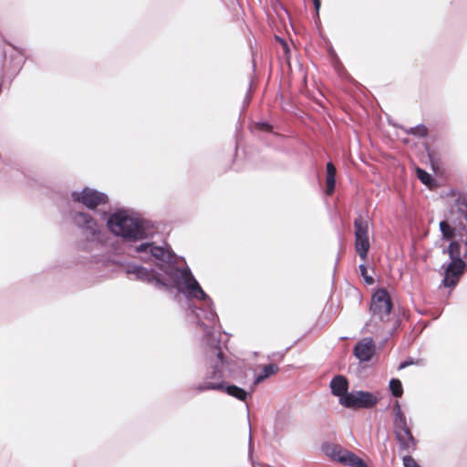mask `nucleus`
<instances>
[{
    "label": "nucleus",
    "mask_w": 467,
    "mask_h": 467,
    "mask_svg": "<svg viewBox=\"0 0 467 467\" xmlns=\"http://www.w3.org/2000/svg\"><path fill=\"white\" fill-rule=\"evenodd\" d=\"M255 67H256L255 63H254V61H253V65H252L253 73L249 76V86H248V88L246 90L245 96L243 100V107L241 109V113H243L245 110V109L248 107V105L250 104V101L252 99V97H253L252 87L254 84Z\"/></svg>",
    "instance_id": "nucleus-21"
},
{
    "label": "nucleus",
    "mask_w": 467,
    "mask_h": 467,
    "mask_svg": "<svg viewBox=\"0 0 467 467\" xmlns=\"http://www.w3.org/2000/svg\"><path fill=\"white\" fill-rule=\"evenodd\" d=\"M321 449L322 451L331 460L336 461L341 464L346 456V451H348L339 444H334L327 441L322 444Z\"/></svg>",
    "instance_id": "nucleus-13"
},
{
    "label": "nucleus",
    "mask_w": 467,
    "mask_h": 467,
    "mask_svg": "<svg viewBox=\"0 0 467 467\" xmlns=\"http://www.w3.org/2000/svg\"><path fill=\"white\" fill-rule=\"evenodd\" d=\"M255 385H252L249 390H246L241 387L235 385V400L245 401L248 397L252 396Z\"/></svg>",
    "instance_id": "nucleus-24"
},
{
    "label": "nucleus",
    "mask_w": 467,
    "mask_h": 467,
    "mask_svg": "<svg viewBox=\"0 0 467 467\" xmlns=\"http://www.w3.org/2000/svg\"><path fill=\"white\" fill-rule=\"evenodd\" d=\"M282 47L285 54L290 53V47L285 40H282Z\"/></svg>",
    "instance_id": "nucleus-34"
},
{
    "label": "nucleus",
    "mask_w": 467,
    "mask_h": 467,
    "mask_svg": "<svg viewBox=\"0 0 467 467\" xmlns=\"http://www.w3.org/2000/svg\"><path fill=\"white\" fill-rule=\"evenodd\" d=\"M370 248L368 237H355V249L362 260H366Z\"/></svg>",
    "instance_id": "nucleus-16"
},
{
    "label": "nucleus",
    "mask_w": 467,
    "mask_h": 467,
    "mask_svg": "<svg viewBox=\"0 0 467 467\" xmlns=\"http://www.w3.org/2000/svg\"><path fill=\"white\" fill-rule=\"evenodd\" d=\"M448 246L442 248L441 253L448 254L450 261L444 262L441 268L444 270L441 285L446 288H454L462 275L467 270V261L462 257V244L457 238L447 240Z\"/></svg>",
    "instance_id": "nucleus-4"
},
{
    "label": "nucleus",
    "mask_w": 467,
    "mask_h": 467,
    "mask_svg": "<svg viewBox=\"0 0 467 467\" xmlns=\"http://www.w3.org/2000/svg\"><path fill=\"white\" fill-rule=\"evenodd\" d=\"M352 467H368V466L367 462L362 458L358 456L357 459L355 460Z\"/></svg>",
    "instance_id": "nucleus-32"
},
{
    "label": "nucleus",
    "mask_w": 467,
    "mask_h": 467,
    "mask_svg": "<svg viewBox=\"0 0 467 467\" xmlns=\"http://www.w3.org/2000/svg\"><path fill=\"white\" fill-rule=\"evenodd\" d=\"M400 324L401 320L400 319V317L395 318L392 327L388 329V335L383 339V343H385L396 332V330L400 327Z\"/></svg>",
    "instance_id": "nucleus-29"
},
{
    "label": "nucleus",
    "mask_w": 467,
    "mask_h": 467,
    "mask_svg": "<svg viewBox=\"0 0 467 467\" xmlns=\"http://www.w3.org/2000/svg\"><path fill=\"white\" fill-rule=\"evenodd\" d=\"M406 133L418 138H425L428 136L429 130L424 124H418L406 130Z\"/></svg>",
    "instance_id": "nucleus-23"
},
{
    "label": "nucleus",
    "mask_w": 467,
    "mask_h": 467,
    "mask_svg": "<svg viewBox=\"0 0 467 467\" xmlns=\"http://www.w3.org/2000/svg\"><path fill=\"white\" fill-rule=\"evenodd\" d=\"M328 52H329V55H330V57L332 58V60H336V59L338 58V56L337 55L336 51L333 48H330L328 50Z\"/></svg>",
    "instance_id": "nucleus-36"
},
{
    "label": "nucleus",
    "mask_w": 467,
    "mask_h": 467,
    "mask_svg": "<svg viewBox=\"0 0 467 467\" xmlns=\"http://www.w3.org/2000/svg\"><path fill=\"white\" fill-rule=\"evenodd\" d=\"M415 171L420 182L429 189H433L437 186V180L430 172L420 167H417Z\"/></svg>",
    "instance_id": "nucleus-17"
},
{
    "label": "nucleus",
    "mask_w": 467,
    "mask_h": 467,
    "mask_svg": "<svg viewBox=\"0 0 467 467\" xmlns=\"http://www.w3.org/2000/svg\"><path fill=\"white\" fill-rule=\"evenodd\" d=\"M389 389L391 395L395 398H400L403 395V386L399 379H391L389 382Z\"/></svg>",
    "instance_id": "nucleus-22"
},
{
    "label": "nucleus",
    "mask_w": 467,
    "mask_h": 467,
    "mask_svg": "<svg viewBox=\"0 0 467 467\" xmlns=\"http://www.w3.org/2000/svg\"><path fill=\"white\" fill-rule=\"evenodd\" d=\"M345 402L342 407L350 410H369L374 408L378 402V396L367 390H351L347 398L343 399Z\"/></svg>",
    "instance_id": "nucleus-7"
},
{
    "label": "nucleus",
    "mask_w": 467,
    "mask_h": 467,
    "mask_svg": "<svg viewBox=\"0 0 467 467\" xmlns=\"http://www.w3.org/2000/svg\"><path fill=\"white\" fill-rule=\"evenodd\" d=\"M234 150H235V156H236V155H237V151H238V146H237V144H236V143H235Z\"/></svg>",
    "instance_id": "nucleus-41"
},
{
    "label": "nucleus",
    "mask_w": 467,
    "mask_h": 467,
    "mask_svg": "<svg viewBox=\"0 0 467 467\" xmlns=\"http://www.w3.org/2000/svg\"><path fill=\"white\" fill-rule=\"evenodd\" d=\"M357 457H358V455L356 453H354L351 451H346V456L343 460L342 464H344L346 466L352 467Z\"/></svg>",
    "instance_id": "nucleus-26"
},
{
    "label": "nucleus",
    "mask_w": 467,
    "mask_h": 467,
    "mask_svg": "<svg viewBox=\"0 0 467 467\" xmlns=\"http://www.w3.org/2000/svg\"><path fill=\"white\" fill-rule=\"evenodd\" d=\"M358 269H359V272H360V275L362 276L364 282L366 285H373L375 280H374V277L368 274V267L365 264H360L358 265Z\"/></svg>",
    "instance_id": "nucleus-25"
},
{
    "label": "nucleus",
    "mask_w": 467,
    "mask_h": 467,
    "mask_svg": "<svg viewBox=\"0 0 467 467\" xmlns=\"http://www.w3.org/2000/svg\"><path fill=\"white\" fill-rule=\"evenodd\" d=\"M441 240L457 238L460 244L463 243L465 251L462 254L467 261V197L460 195L454 201L445 219L439 223Z\"/></svg>",
    "instance_id": "nucleus-2"
},
{
    "label": "nucleus",
    "mask_w": 467,
    "mask_h": 467,
    "mask_svg": "<svg viewBox=\"0 0 467 467\" xmlns=\"http://www.w3.org/2000/svg\"><path fill=\"white\" fill-rule=\"evenodd\" d=\"M375 354V343L371 337L358 341L353 348L354 357L360 362H369Z\"/></svg>",
    "instance_id": "nucleus-11"
},
{
    "label": "nucleus",
    "mask_w": 467,
    "mask_h": 467,
    "mask_svg": "<svg viewBox=\"0 0 467 467\" xmlns=\"http://www.w3.org/2000/svg\"><path fill=\"white\" fill-rule=\"evenodd\" d=\"M393 433L400 451L410 452L416 450L418 440L413 436L411 428L408 424L405 427L393 430Z\"/></svg>",
    "instance_id": "nucleus-10"
},
{
    "label": "nucleus",
    "mask_w": 467,
    "mask_h": 467,
    "mask_svg": "<svg viewBox=\"0 0 467 467\" xmlns=\"http://www.w3.org/2000/svg\"><path fill=\"white\" fill-rule=\"evenodd\" d=\"M214 354L216 355V365L213 371V378L222 379V382L211 383L207 388L221 389L224 387L225 384H228L233 377L231 364L225 363L223 360V353L221 348H216L214 349Z\"/></svg>",
    "instance_id": "nucleus-9"
},
{
    "label": "nucleus",
    "mask_w": 467,
    "mask_h": 467,
    "mask_svg": "<svg viewBox=\"0 0 467 467\" xmlns=\"http://www.w3.org/2000/svg\"><path fill=\"white\" fill-rule=\"evenodd\" d=\"M457 194H458V197H459L460 195H463V196H465V197H466V195H465L464 193L459 192H458L457 190H455V189H451V190H450V192H449V193H448V195H450V196H456Z\"/></svg>",
    "instance_id": "nucleus-35"
},
{
    "label": "nucleus",
    "mask_w": 467,
    "mask_h": 467,
    "mask_svg": "<svg viewBox=\"0 0 467 467\" xmlns=\"http://www.w3.org/2000/svg\"><path fill=\"white\" fill-rule=\"evenodd\" d=\"M74 202L82 203L88 209H96L108 202V196L91 188H84L81 191H75L71 193Z\"/></svg>",
    "instance_id": "nucleus-8"
},
{
    "label": "nucleus",
    "mask_w": 467,
    "mask_h": 467,
    "mask_svg": "<svg viewBox=\"0 0 467 467\" xmlns=\"http://www.w3.org/2000/svg\"><path fill=\"white\" fill-rule=\"evenodd\" d=\"M330 392L333 396L338 398V403L343 406L345 403L343 401L344 398H347L349 395L348 388L349 383L344 375H336L330 381L329 384Z\"/></svg>",
    "instance_id": "nucleus-12"
},
{
    "label": "nucleus",
    "mask_w": 467,
    "mask_h": 467,
    "mask_svg": "<svg viewBox=\"0 0 467 467\" xmlns=\"http://www.w3.org/2000/svg\"><path fill=\"white\" fill-rule=\"evenodd\" d=\"M355 237H368V223L360 214L354 219Z\"/></svg>",
    "instance_id": "nucleus-18"
},
{
    "label": "nucleus",
    "mask_w": 467,
    "mask_h": 467,
    "mask_svg": "<svg viewBox=\"0 0 467 467\" xmlns=\"http://www.w3.org/2000/svg\"><path fill=\"white\" fill-rule=\"evenodd\" d=\"M279 370V368L275 363L265 365L262 370L254 376L253 385H257L265 379L275 375Z\"/></svg>",
    "instance_id": "nucleus-15"
},
{
    "label": "nucleus",
    "mask_w": 467,
    "mask_h": 467,
    "mask_svg": "<svg viewBox=\"0 0 467 467\" xmlns=\"http://www.w3.org/2000/svg\"><path fill=\"white\" fill-rule=\"evenodd\" d=\"M393 412H394V419H393V429H399L400 427H405L407 422V418L404 412L401 410L400 404L399 401H396L393 405Z\"/></svg>",
    "instance_id": "nucleus-19"
},
{
    "label": "nucleus",
    "mask_w": 467,
    "mask_h": 467,
    "mask_svg": "<svg viewBox=\"0 0 467 467\" xmlns=\"http://www.w3.org/2000/svg\"><path fill=\"white\" fill-rule=\"evenodd\" d=\"M226 392L228 393V395L234 396V386L228 384L226 386Z\"/></svg>",
    "instance_id": "nucleus-37"
},
{
    "label": "nucleus",
    "mask_w": 467,
    "mask_h": 467,
    "mask_svg": "<svg viewBox=\"0 0 467 467\" xmlns=\"http://www.w3.org/2000/svg\"><path fill=\"white\" fill-rule=\"evenodd\" d=\"M393 302L389 292L385 287H378L372 294L368 311L379 321L386 322L393 310Z\"/></svg>",
    "instance_id": "nucleus-6"
},
{
    "label": "nucleus",
    "mask_w": 467,
    "mask_h": 467,
    "mask_svg": "<svg viewBox=\"0 0 467 467\" xmlns=\"http://www.w3.org/2000/svg\"><path fill=\"white\" fill-rule=\"evenodd\" d=\"M250 130L252 133L257 135L260 132L273 133L274 126L267 120H258L250 123Z\"/></svg>",
    "instance_id": "nucleus-20"
},
{
    "label": "nucleus",
    "mask_w": 467,
    "mask_h": 467,
    "mask_svg": "<svg viewBox=\"0 0 467 467\" xmlns=\"http://www.w3.org/2000/svg\"><path fill=\"white\" fill-rule=\"evenodd\" d=\"M71 219L80 230L83 249L90 250L103 243L105 234L102 227L88 213L72 212Z\"/></svg>",
    "instance_id": "nucleus-5"
},
{
    "label": "nucleus",
    "mask_w": 467,
    "mask_h": 467,
    "mask_svg": "<svg viewBox=\"0 0 467 467\" xmlns=\"http://www.w3.org/2000/svg\"><path fill=\"white\" fill-rule=\"evenodd\" d=\"M333 66L338 75L343 76V74H347V71H346L343 64L339 60V57L336 60H333Z\"/></svg>",
    "instance_id": "nucleus-30"
},
{
    "label": "nucleus",
    "mask_w": 467,
    "mask_h": 467,
    "mask_svg": "<svg viewBox=\"0 0 467 467\" xmlns=\"http://www.w3.org/2000/svg\"><path fill=\"white\" fill-rule=\"evenodd\" d=\"M135 251L141 261L152 264L154 268L133 265L128 266L127 273L156 288L176 286L188 296L198 299L201 306L194 310L195 317L200 326L210 333L209 329L213 328L216 324V314L211 299L192 276L190 269H178L174 265L171 253L162 246L145 243L136 246Z\"/></svg>",
    "instance_id": "nucleus-1"
},
{
    "label": "nucleus",
    "mask_w": 467,
    "mask_h": 467,
    "mask_svg": "<svg viewBox=\"0 0 467 467\" xmlns=\"http://www.w3.org/2000/svg\"><path fill=\"white\" fill-rule=\"evenodd\" d=\"M416 363H418V361H417V360H415V359H414L413 358H411V357H409V358H407L406 359L402 360V361L399 364L398 368H399V369H404V368H408V367H410V366H411V365H413V364H416Z\"/></svg>",
    "instance_id": "nucleus-31"
},
{
    "label": "nucleus",
    "mask_w": 467,
    "mask_h": 467,
    "mask_svg": "<svg viewBox=\"0 0 467 467\" xmlns=\"http://www.w3.org/2000/svg\"><path fill=\"white\" fill-rule=\"evenodd\" d=\"M337 183V169L335 164L329 161L326 164V189L325 194L330 196L335 192Z\"/></svg>",
    "instance_id": "nucleus-14"
},
{
    "label": "nucleus",
    "mask_w": 467,
    "mask_h": 467,
    "mask_svg": "<svg viewBox=\"0 0 467 467\" xmlns=\"http://www.w3.org/2000/svg\"><path fill=\"white\" fill-rule=\"evenodd\" d=\"M244 407L246 409V419L249 426V458L252 459V450H253V441H252V435H251V423H250V414H249V406L245 402Z\"/></svg>",
    "instance_id": "nucleus-27"
},
{
    "label": "nucleus",
    "mask_w": 467,
    "mask_h": 467,
    "mask_svg": "<svg viewBox=\"0 0 467 467\" xmlns=\"http://www.w3.org/2000/svg\"><path fill=\"white\" fill-rule=\"evenodd\" d=\"M371 325H372V321H371V320H369L368 322H367V323L365 324V328L369 329V327H371Z\"/></svg>",
    "instance_id": "nucleus-38"
},
{
    "label": "nucleus",
    "mask_w": 467,
    "mask_h": 467,
    "mask_svg": "<svg viewBox=\"0 0 467 467\" xmlns=\"http://www.w3.org/2000/svg\"><path fill=\"white\" fill-rule=\"evenodd\" d=\"M404 467H421L411 455H405L402 457Z\"/></svg>",
    "instance_id": "nucleus-28"
},
{
    "label": "nucleus",
    "mask_w": 467,
    "mask_h": 467,
    "mask_svg": "<svg viewBox=\"0 0 467 467\" xmlns=\"http://www.w3.org/2000/svg\"><path fill=\"white\" fill-rule=\"evenodd\" d=\"M338 261H339V258L337 257V260H336V263H335V269L337 268V265L338 264Z\"/></svg>",
    "instance_id": "nucleus-42"
},
{
    "label": "nucleus",
    "mask_w": 467,
    "mask_h": 467,
    "mask_svg": "<svg viewBox=\"0 0 467 467\" xmlns=\"http://www.w3.org/2000/svg\"><path fill=\"white\" fill-rule=\"evenodd\" d=\"M109 230L127 241H136L146 237L144 223L128 211H118L109 215L107 221Z\"/></svg>",
    "instance_id": "nucleus-3"
},
{
    "label": "nucleus",
    "mask_w": 467,
    "mask_h": 467,
    "mask_svg": "<svg viewBox=\"0 0 467 467\" xmlns=\"http://www.w3.org/2000/svg\"><path fill=\"white\" fill-rule=\"evenodd\" d=\"M432 152L428 150V157L430 158V161L432 162Z\"/></svg>",
    "instance_id": "nucleus-39"
},
{
    "label": "nucleus",
    "mask_w": 467,
    "mask_h": 467,
    "mask_svg": "<svg viewBox=\"0 0 467 467\" xmlns=\"http://www.w3.org/2000/svg\"><path fill=\"white\" fill-rule=\"evenodd\" d=\"M276 39L279 41V43L282 45V40H284L282 37L280 36H276Z\"/></svg>",
    "instance_id": "nucleus-40"
},
{
    "label": "nucleus",
    "mask_w": 467,
    "mask_h": 467,
    "mask_svg": "<svg viewBox=\"0 0 467 467\" xmlns=\"http://www.w3.org/2000/svg\"><path fill=\"white\" fill-rule=\"evenodd\" d=\"M317 16H319V10L321 7V0H312Z\"/></svg>",
    "instance_id": "nucleus-33"
}]
</instances>
